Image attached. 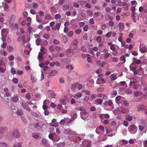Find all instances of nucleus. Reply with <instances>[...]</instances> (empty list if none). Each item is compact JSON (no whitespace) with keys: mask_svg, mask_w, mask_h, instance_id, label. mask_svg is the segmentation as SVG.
I'll use <instances>...</instances> for the list:
<instances>
[{"mask_svg":"<svg viewBox=\"0 0 147 147\" xmlns=\"http://www.w3.org/2000/svg\"><path fill=\"white\" fill-rule=\"evenodd\" d=\"M38 4L35 3H33V7L34 8H38Z\"/></svg>","mask_w":147,"mask_h":147,"instance_id":"57","label":"nucleus"},{"mask_svg":"<svg viewBox=\"0 0 147 147\" xmlns=\"http://www.w3.org/2000/svg\"><path fill=\"white\" fill-rule=\"evenodd\" d=\"M12 135L14 137L16 138H19L20 136V133L17 129H15L13 131Z\"/></svg>","mask_w":147,"mask_h":147,"instance_id":"8","label":"nucleus"},{"mask_svg":"<svg viewBox=\"0 0 147 147\" xmlns=\"http://www.w3.org/2000/svg\"><path fill=\"white\" fill-rule=\"evenodd\" d=\"M88 26L87 25H86L83 28V30L84 31L86 32L88 30Z\"/></svg>","mask_w":147,"mask_h":147,"instance_id":"64","label":"nucleus"},{"mask_svg":"<svg viewBox=\"0 0 147 147\" xmlns=\"http://www.w3.org/2000/svg\"><path fill=\"white\" fill-rule=\"evenodd\" d=\"M1 40L3 42H4L5 41V35H1Z\"/></svg>","mask_w":147,"mask_h":147,"instance_id":"55","label":"nucleus"},{"mask_svg":"<svg viewBox=\"0 0 147 147\" xmlns=\"http://www.w3.org/2000/svg\"><path fill=\"white\" fill-rule=\"evenodd\" d=\"M83 38L84 40H87L88 38V35L86 34H84L83 36Z\"/></svg>","mask_w":147,"mask_h":147,"instance_id":"56","label":"nucleus"},{"mask_svg":"<svg viewBox=\"0 0 147 147\" xmlns=\"http://www.w3.org/2000/svg\"><path fill=\"white\" fill-rule=\"evenodd\" d=\"M5 131V129L4 128L0 127V134L4 133Z\"/></svg>","mask_w":147,"mask_h":147,"instance_id":"51","label":"nucleus"},{"mask_svg":"<svg viewBox=\"0 0 147 147\" xmlns=\"http://www.w3.org/2000/svg\"><path fill=\"white\" fill-rule=\"evenodd\" d=\"M11 109L12 110V112L13 113H16L17 112L18 109L17 107L14 106H12L11 107Z\"/></svg>","mask_w":147,"mask_h":147,"instance_id":"24","label":"nucleus"},{"mask_svg":"<svg viewBox=\"0 0 147 147\" xmlns=\"http://www.w3.org/2000/svg\"><path fill=\"white\" fill-rule=\"evenodd\" d=\"M136 30H135L134 29L132 30L129 33L128 36L131 38H133L136 33Z\"/></svg>","mask_w":147,"mask_h":147,"instance_id":"19","label":"nucleus"},{"mask_svg":"<svg viewBox=\"0 0 147 147\" xmlns=\"http://www.w3.org/2000/svg\"><path fill=\"white\" fill-rule=\"evenodd\" d=\"M40 51L43 54H45L47 52V49L44 47H41Z\"/></svg>","mask_w":147,"mask_h":147,"instance_id":"22","label":"nucleus"},{"mask_svg":"<svg viewBox=\"0 0 147 147\" xmlns=\"http://www.w3.org/2000/svg\"><path fill=\"white\" fill-rule=\"evenodd\" d=\"M86 56L87 57V61L88 62L90 63L92 61V60L91 57H89V55L87 54H86Z\"/></svg>","mask_w":147,"mask_h":147,"instance_id":"43","label":"nucleus"},{"mask_svg":"<svg viewBox=\"0 0 147 147\" xmlns=\"http://www.w3.org/2000/svg\"><path fill=\"white\" fill-rule=\"evenodd\" d=\"M117 74H111L110 76L111 80H116L117 78Z\"/></svg>","mask_w":147,"mask_h":147,"instance_id":"25","label":"nucleus"},{"mask_svg":"<svg viewBox=\"0 0 147 147\" xmlns=\"http://www.w3.org/2000/svg\"><path fill=\"white\" fill-rule=\"evenodd\" d=\"M135 13L133 12L131 13V17L132 19L133 20L134 22H136V20L135 19Z\"/></svg>","mask_w":147,"mask_h":147,"instance_id":"42","label":"nucleus"},{"mask_svg":"<svg viewBox=\"0 0 147 147\" xmlns=\"http://www.w3.org/2000/svg\"><path fill=\"white\" fill-rule=\"evenodd\" d=\"M116 45L115 44H113L110 47V49L113 51H115V50Z\"/></svg>","mask_w":147,"mask_h":147,"instance_id":"49","label":"nucleus"},{"mask_svg":"<svg viewBox=\"0 0 147 147\" xmlns=\"http://www.w3.org/2000/svg\"><path fill=\"white\" fill-rule=\"evenodd\" d=\"M133 119L132 117L130 116H128L126 118V119L129 121H131Z\"/></svg>","mask_w":147,"mask_h":147,"instance_id":"44","label":"nucleus"},{"mask_svg":"<svg viewBox=\"0 0 147 147\" xmlns=\"http://www.w3.org/2000/svg\"><path fill=\"white\" fill-rule=\"evenodd\" d=\"M23 73L24 72L23 71H20V70H18L17 71V74L19 75H22L23 74Z\"/></svg>","mask_w":147,"mask_h":147,"instance_id":"60","label":"nucleus"},{"mask_svg":"<svg viewBox=\"0 0 147 147\" xmlns=\"http://www.w3.org/2000/svg\"><path fill=\"white\" fill-rule=\"evenodd\" d=\"M42 108L43 109L45 110H47V109H48V106L47 105L45 104H43V106L42 107Z\"/></svg>","mask_w":147,"mask_h":147,"instance_id":"61","label":"nucleus"},{"mask_svg":"<svg viewBox=\"0 0 147 147\" xmlns=\"http://www.w3.org/2000/svg\"><path fill=\"white\" fill-rule=\"evenodd\" d=\"M22 145L21 143L17 142L14 144L13 147H22Z\"/></svg>","mask_w":147,"mask_h":147,"instance_id":"33","label":"nucleus"},{"mask_svg":"<svg viewBox=\"0 0 147 147\" xmlns=\"http://www.w3.org/2000/svg\"><path fill=\"white\" fill-rule=\"evenodd\" d=\"M42 143L46 147H49V144L48 143L47 140L45 139L42 140Z\"/></svg>","mask_w":147,"mask_h":147,"instance_id":"16","label":"nucleus"},{"mask_svg":"<svg viewBox=\"0 0 147 147\" xmlns=\"http://www.w3.org/2000/svg\"><path fill=\"white\" fill-rule=\"evenodd\" d=\"M23 107L26 109L28 111H30V108H29V107L27 105H25L24 104H23Z\"/></svg>","mask_w":147,"mask_h":147,"instance_id":"48","label":"nucleus"},{"mask_svg":"<svg viewBox=\"0 0 147 147\" xmlns=\"http://www.w3.org/2000/svg\"><path fill=\"white\" fill-rule=\"evenodd\" d=\"M118 26L119 31L121 32L123 30L124 28V24L122 22H119L118 24Z\"/></svg>","mask_w":147,"mask_h":147,"instance_id":"10","label":"nucleus"},{"mask_svg":"<svg viewBox=\"0 0 147 147\" xmlns=\"http://www.w3.org/2000/svg\"><path fill=\"white\" fill-rule=\"evenodd\" d=\"M9 32V30L7 28H4L1 30V35H5Z\"/></svg>","mask_w":147,"mask_h":147,"instance_id":"20","label":"nucleus"},{"mask_svg":"<svg viewBox=\"0 0 147 147\" xmlns=\"http://www.w3.org/2000/svg\"><path fill=\"white\" fill-rule=\"evenodd\" d=\"M17 115H21L23 114V112L21 110H18L17 112L16 113Z\"/></svg>","mask_w":147,"mask_h":147,"instance_id":"59","label":"nucleus"},{"mask_svg":"<svg viewBox=\"0 0 147 147\" xmlns=\"http://www.w3.org/2000/svg\"><path fill=\"white\" fill-rule=\"evenodd\" d=\"M62 105L61 104H58L57 106V108L59 110L61 111L62 108Z\"/></svg>","mask_w":147,"mask_h":147,"instance_id":"63","label":"nucleus"},{"mask_svg":"<svg viewBox=\"0 0 147 147\" xmlns=\"http://www.w3.org/2000/svg\"><path fill=\"white\" fill-rule=\"evenodd\" d=\"M134 94L135 97H137L142 95L143 94V93L141 91L137 90L134 92Z\"/></svg>","mask_w":147,"mask_h":147,"instance_id":"14","label":"nucleus"},{"mask_svg":"<svg viewBox=\"0 0 147 147\" xmlns=\"http://www.w3.org/2000/svg\"><path fill=\"white\" fill-rule=\"evenodd\" d=\"M11 100L14 102H17L19 100L18 96L17 94H15L12 98Z\"/></svg>","mask_w":147,"mask_h":147,"instance_id":"15","label":"nucleus"},{"mask_svg":"<svg viewBox=\"0 0 147 147\" xmlns=\"http://www.w3.org/2000/svg\"><path fill=\"white\" fill-rule=\"evenodd\" d=\"M14 57L13 55H11L8 57V59L9 61H12L14 60Z\"/></svg>","mask_w":147,"mask_h":147,"instance_id":"52","label":"nucleus"},{"mask_svg":"<svg viewBox=\"0 0 147 147\" xmlns=\"http://www.w3.org/2000/svg\"><path fill=\"white\" fill-rule=\"evenodd\" d=\"M80 114L81 117L83 119H85L89 116L88 113L85 111H81Z\"/></svg>","mask_w":147,"mask_h":147,"instance_id":"4","label":"nucleus"},{"mask_svg":"<svg viewBox=\"0 0 147 147\" xmlns=\"http://www.w3.org/2000/svg\"><path fill=\"white\" fill-rule=\"evenodd\" d=\"M103 75L102 74L98 75V78L96 81L97 84H100L105 83L106 82V80L103 78Z\"/></svg>","mask_w":147,"mask_h":147,"instance_id":"2","label":"nucleus"},{"mask_svg":"<svg viewBox=\"0 0 147 147\" xmlns=\"http://www.w3.org/2000/svg\"><path fill=\"white\" fill-rule=\"evenodd\" d=\"M33 138L36 139H39L41 137V135L39 133H34L32 134Z\"/></svg>","mask_w":147,"mask_h":147,"instance_id":"9","label":"nucleus"},{"mask_svg":"<svg viewBox=\"0 0 147 147\" xmlns=\"http://www.w3.org/2000/svg\"><path fill=\"white\" fill-rule=\"evenodd\" d=\"M41 40L40 38H37L36 40V43L37 45H40V43L41 42Z\"/></svg>","mask_w":147,"mask_h":147,"instance_id":"37","label":"nucleus"},{"mask_svg":"<svg viewBox=\"0 0 147 147\" xmlns=\"http://www.w3.org/2000/svg\"><path fill=\"white\" fill-rule=\"evenodd\" d=\"M43 55L42 53L39 52L38 54V59L39 60H41L42 58Z\"/></svg>","mask_w":147,"mask_h":147,"instance_id":"46","label":"nucleus"},{"mask_svg":"<svg viewBox=\"0 0 147 147\" xmlns=\"http://www.w3.org/2000/svg\"><path fill=\"white\" fill-rule=\"evenodd\" d=\"M136 58H133V62L131 63L130 65V67L134 64H140L141 63V61L139 59L136 60Z\"/></svg>","mask_w":147,"mask_h":147,"instance_id":"12","label":"nucleus"},{"mask_svg":"<svg viewBox=\"0 0 147 147\" xmlns=\"http://www.w3.org/2000/svg\"><path fill=\"white\" fill-rule=\"evenodd\" d=\"M31 96L29 93H27L25 95V97L28 99H30L31 98Z\"/></svg>","mask_w":147,"mask_h":147,"instance_id":"50","label":"nucleus"},{"mask_svg":"<svg viewBox=\"0 0 147 147\" xmlns=\"http://www.w3.org/2000/svg\"><path fill=\"white\" fill-rule=\"evenodd\" d=\"M49 124L52 126L57 127L59 126L58 124L57 123H51Z\"/></svg>","mask_w":147,"mask_h":147,"instance_id":"36","label":"nucleus"},{"mask_svg":"<svg viewBox=\"0 0 147 147\" xmlns=\"http://www.w3.org/2000/svg\"><path fill=\"white\" fill-rule=\"evenodd\" d=\"M3 7L4 10L6 11H8L9 10V7L6 4L3 5Z\"/></svg>","mask_w":147,"mask_h":147,"instance_id":"30","label":"nucleus"},{"mask_svg":"<svg viewBox=\"0 0 147 147\" xmlns=\"http://www.w3.org/2000/svg\"><path fill=\"white\" fill-rule=\"evenodd\" d=\"M57 135L55 133H51L49 135V138L53 141H56Z\"/></svg>","mask_w":147,"mask_h":147,"instance_id":"5","label":"nucleus"},{"mask_svg":"<svg viewBox=\"0 0 147 147\" xmlns=\"http://www.w3.org/2000/svg\"><path fill=\"white\" fill-rule=\"evenodd\" d=\"M5 99L7 100H11L12 99V97L11 96V95L8 92H7L5 93Z\"/></svg>","mask_w":147,"mask_h":147,"instance_id":"13","label":"nucleus"},{"mask_svg":"<svg viewBox=\"0 0 147 147\" xmlns=\"http://www.w3.org/2000/svg\"><path fill=\"white\" fill-rule=\"evenodd\" d=\"M140 51L142 53L147 52V49L143 45H140Z\"/></svg>","mask_w":147,"mask_h":147,"instance_id":"11","label":"nucleus"},{"mask_svg":"<svg viewBox=\"0 0 147 147\" xmlns=\"http://www.w3.org/2000/svg\"><path fill=\"white\" fill-rule=\"evenodd\" d=\"M112 34V32H109L107 33L105 35V37L106 38H109L111 36Z\"/></svg>","mask_w":147,"mask_h":147,"instance_id":"45","label":"nucleus"},{"mask_svg":"<svg viewBox=\"0 0 147 147\" xmlns=\"http://www.w3.org/2000/svg\"><path fill=\"white\" fill-rule=\"evenodd\" d=\"M125 92L126 93L128 94H130L132 93L131 90L129 88H127V89Z\"/></svg>","mask_w":147,"mask_h":147,"instance_id":"39","label":"nucleus"},{"mask_svg":"<svg viewBox=\"0 0 147 147\" xmlns=\"http://www.w3.org/2000/svg\"><path fill=\"white\" fill-rule=\"evenodd\" d=\"M18 40L19 42H26L25 36H22L21 37H19L18 38Z\"/></svg>","mask_w":147,"mask_h":147,"instance_id":"17","label":"nucleus"},{"mask_svg":"<svg viewBox=\"0 0 147 147\" xmlns=\"http://www.w3.org/2000/svg\"><path fill=\"white\" fill-rule=\"evenodd\" d=\"M0 147H8V144L5 142H0Z\"/></svg>","mask_w":147,"mask_h":147,"instance_id":"27","label":"nucleus"},{"mask_svg":"<svg viewBox=\"0 0 147 147\" xmlns=\"http://www.w3.org/2000/svg\"><path fill=\"white\" fill-rule=\"evenodd\" d=\"M82 96V94L81 92H78L74 96V98L76 99L81 97Z\"/></svg>","mask_w":147,"mask_h":147,"instance_id":"21","label":"nucleus"},{"mask_svg":"<svg viewBox=\"0 0 147 147\" xmlns=\"http://www.w3.org/2000/svg\"><path fill=\"white\" fill-rule=\"evenodd\" d=\"M77 116V115L76 113H74V114L73 115V117H72L70 119V121L68 122V123H70V122H72V121H74L75 119H76Z\"/></svg>","mask_w":147,"mask_h":147,"instance_id":"23","label":"nucleus"},{"mask_svg":"<svg viewBox=\"0 0 147 147\" xmlns=\"http://www.w3.org/2000/svg\"><path fill=\"white\" fill-rule=\"evenodd\" d=\"M105 105H108L111 106L113 105V102L111 100H107L104 103Z\"/></svg>","mask_w":147,"mask_h":147,"instance_id":"18","label":"nucleus"},{"mask_svg":"<svg viewBox=\"0 0 147 147\" xmlns=\"http://www.w3.org/2000/svg\"><path fill=\"white\" fill-rule=\"evenodd\" d=\"M129 131L131 134H135L137 130V128L136 126L134 125H130L128 128Z\"/></svg>","mask_w":147,"mask_h":147,"instance_id":"3","label":"nucleus"},{"mask_svg":"<svg viewBox=\"0 0 147 147\" xmlns=\"http://www.w3.org/2000/svg\"><path fill=\"white\" fill-rule=\"evenodd\" d=\"M7 49L8 52H11L13 50V48L11 46H9L7 48Z\"/></svg>","mask_w":147,"mask_h":147,"instance_id":"35","label":"nucleus"},{"mask_svg":"<svg viewBox=\"0 0 147 147\" xmlns=\"http://www.w3.org/2000/svg\"><path fill=\"white\" fill-rule=\"evenodd\" d=\"M16 19V16L13 15L9 21V26L11 28L14 30H16L18 28V24L15 22Z\"/></svg>","mask_w":147,"mask_h":147,"instance_id":"1","label":"nucleus"},{"mask_svg":"<svg viewBox=\"0 0 147 147\" xmlns=\"http://www.w3.org/2000/svg\"><path fill=\"white\" fill-rule=\"evenodd\" d=\"M57 73L58 72L57 70H52L51 73L47 77L48 78H50L52 76L56 75L57 74Z\"/></svg>","mask_w":147,"mask_h":147,"instance_id":"6","label":"nucleus"},{"mask_svg":"<svg viewBox=\"0 0 147 147\" xmlns=\"http://www.w3.org/2000/svg\"><path fill=\"white\" fill-rule=\"evenodd\" d=\"M12 81L14 83L17 84L18 82V80L17 78H14L12 80Z\"/></svg>","mask_w":147,"mask_h":147,"instance_id":"40","label":"nucleus"},{"mask_svg":"<svg viewBox=\"0 0 147 147\" xmlns=\"http://www.w3.org/2000/svg\"><path fill=\"white\" fill-rule=\"evenodd\" d=\"M146 109V107L144 105H141L140 107V110L142 111H145Z\"/></svg>","mask_w":147,"mask_h":147,"instance_id":"38","label":"nucleus"},{"mask_svg":"<svg viewBox=\"0 0 147 147\" xmlns=\"http://www.w3.org/2000/svg\"><path fill=\"white\" fill-rule=\"evenodd\" d=\"M82 32V30L80 29H78L76 30L75 31V33L77 34H80Z\"/></svg>","mask_w":147,"mask_h":147,"instance_id":"41","label":"nucleus"},{"mask_svg":"<svg viewBox=\"0 0 147 147\" xmlns=\"http://www.w3.org/2000/svg\"><path fill=\"white\" fill-rule=\"evenodd\" d=\"M36 21L37 22H42V19L40 16H36Z\"/></svg>","mask_w":147,"mask_h":147,"instance_id":"28","label":"nucleus"},{"mask_svg":"<svg viewBox=\"0 0 147 147\" xmlns=\"http://www.w3.org/2000/svg\"><path fill=\"white\" fill-rule=\"evenodd\" d=\"M11 72L13 75L15 74L16 73V71L15 68L12 67L11 69Z\"/></svg>","mask_w":147,"mask_h":147,"instance_id":"34","label":"nucleus"},{"mask_svg":"<svg viewBox=\"0 0 147 147\" xmlns=\"http://www.w3.org/2000/svg\"><path fill=\"white\" fill-rule=\"evenodd\" d=\"M48 97L51 98H55V94L54 92L51 90H48Z\"/></svg>","mask_w":147,"mask_h":147,"instance_id":"7","label":"nucleus"},{"mask_svg":"<svg viewBox=\"0 0 147 147\" xmlns=\"http://www.w3.org/2000/svg\"><path fill=\"white\" fill-rule=\"evenodd\" d=\"M86 147H89L91 146V143L90 141H87L86 142Z\"/></svg>","mask_w":147,"mask_h":147,"instance_id":"62","label":"nucleus"},{"mask_svg":"<svg viewBox=\"0 0 147 147\" xmlns=\"http://www.w3.org/2000/svg\"><path fill=\"white\" fill-rule=\"evenodd\" d=\"M61 24L60 23H58L57 24L55 25V28H52V30H55V29H57L58 30H59L60 27L61 26Z\"/></svg>","mask_w":147,"mask_h":147,"instance_id":"32","label":"nucleus"},{"mask_svg":"<svg viewBox=\"0 0 147 147\" xmlns=\"http://www.w3.org/2000/svg\"><path fill=\"white\" fill-rule=\"evenodd\" d=\"M31 79L32 80L33 82H35L36 81L37 78L35 76H32V75L31 76Z\"/></svg>","mask_w":147,"mask_h":147,"instance_id":"47","label":"nucleus"},{"mask_svg":"<svg viewBox=\"0 0 147 147\" xmlns=\"http://www.w3.org/2000/svg\"><path fill=\"white\" fill-rule=\"evenodd\" d=\"M102 101H103L102 100L100 99H96L95 100V101L96 104L99 105L101 104L102 103Z\"/></svg>","mask_w":147,"mask_h":147,"instance_id":"26","label":"nucleus"},{"mask_svg":"<svg viewBox=\"0 0 147 147\" xmlns=\"http://www.w3.org/2000/svg\"><path fill=\"white\" fill-rule=\"evenodd\" d=\"M123 125L127 127L128 125V122L126 120H124L123 122Z\"/></svg>","mask_w":147,"mask_h":147,"instance_id":"53","label":"nucleus"},{"mask_svg":"<svg viewBox=\"0 0 147 147\" xmlns=\"http://www.w3.org/2000/svg\"><path fill=\"white\" fill-rule=\"evenodd\" d=\"M123 98L121 96H117L115 98V101L118 104L119 103V101L121 100V98Z\"/></svg>","mask_w":147,"mask_h":147,"instance_id":"29","label":"nucleus"},{"mask_svg":"<svg viewBox=\"0 0 147 147\" xmlns=\"http://www.w3.org/2000/svg\"><path fill=\"white\" fill-rule=\"evenodd\" d=\"M7 43H6L3 42L2 44L1 45V47L3 49L6 48L7 46Z\"/></svg>","mask_w":147,"mask_h":147,"instance_id":"58","label":"nucleus"},{"mask_svg":"<svg viewBox=\"0 0 147 147\" xmlns=\"http://www.w3.org/2000/svg\"><path fill=\"white\" fill-rule=\"evenodd\" d=\"M86 13L88 16H92L93 14V12L91 10H89L87 11Z\"/></svg>","mask_w":147,"mask_h":147,"instance_id":"31","label":"nucleus"},{"mask_svg":"<svg viewBox=\"0 0 147 147\" xmlns=\"http://www.w3.org/2000/svg\"><path fill=\"white\" fill-rule=\"evenodd\" d=\"M109 25L111 26H113L114 25V22L112 20H110L109 23Z\"/></svg>","mask_w":147,"mask_h":147,"instance_id":"54","label":"nucleus"}]
</instances>
